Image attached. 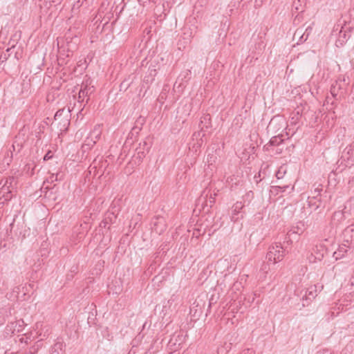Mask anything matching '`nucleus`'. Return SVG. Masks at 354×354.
Segmentation results:
<instances>
[{"label":"nucleus","instance_id":"473e14b6","mask_svg":"<svg viewBox=\"0 0 354 354\" xmlns=\"http://www.w3.org/2000/svg\"><path fill=\"white\" fill-rule=\"evenodd\" d=\"M344 217V212L341 211L335 212L333 214V219L338 221L342 220Z\"/></svg>","mask_w":354,"mask_h":354},{"label":"nucleus","instance_id":"9b49d317","mask_svg":"<svg viewBox=\"0 0 354 354\" xmlns=\"http://www.w3.org/2000/svg\"><path fill=\"white\" fill-rule=\"evenodd\" d=\"M286 136V134L284 135L283 133L272 136L268 143L264 146V149L266 151H270V147L281 145L285 140Z\"/></svg>","mask_w":354,"mask_h":354},{"label":"nucleus","instance_id":"4c0bfd02","mask_svg":"<svg viewBox=\"0 0 354 354\" xmlns=\"http://www.w3.org/2000/svg\"><path fill=\"white\" fill-rule=\"evenodd\" d=\"M10 156L9 155V153H8L7 156H6L3 159V162H6L7 165H9L10 162L12 161V152L10 151Z\"/></svg>","mask_w":354,"mask_h":354},{"label":"nucleus","instance_id":"49530a36","mask_svg":"<svg viewBox=\"0 0 354 354\" xmlns=\"http://www.w3.org/2000/svg\"><path fill=\"white\" fill-rule=\"evenodd\" d=\"M313 30V28L310 26H308L305 30H303V32L305 33V35H308V37H309L310 34L311 33Z\"/></svg>","mask_w":354,"mask_h":354},{"label":"nucleus","instance_id":"2f4dec72","mask_svg":"<svg viewBox=\"0 0 354 354\" xmlns=\"http://www.w3.org/2000/svg\"><path fill=\"white\" fill-rule=\"evenodd\" d=\"M216 193H214V194H210V196H209V200L206 201H205V205L206 206H209V207H212V205L215 203V196H216Z\"/></svg>","mask_w":354,"mask_h":354},{"label":"nucleus","instance_id":"1a4fd4ad","mask_svg":"<svg viewBox=\"0 0 354 354\" xmlns=\"http://www.w3.org/2000/svg\"><path fill=\"white\" fill-rule=\"evenodd\" d=\"M341 160L346 162V166L348 167L352 165L354 162V145H350L343 151Z\"/></svg>","mask_w":354,"mask_h":354},{"label":"nucleus","instance_id":"a878e982","mask_svg":"<svg viewBox=\"0 0 354 354\" xmlns=\"http://www.w3.org/2000/svg\"><path fill=\"white\" fill-rule=\"evenodd\" d=\"M300 115H299V111H297V112H295L291 114V116H290V121H289V126H295L297 125L299 122V120H300Z\"/></svg>","mask_w":354,"mask_h":354},{"label":"nucleus","instance_id":"ea45409f","mask_svg":"<svg viewBox=\"0 0 354 354\" xmlns=\"http://www.w3.org/2000/svg\"><path fill=\"white\" fill-rule=\"evenodd\" d=\"M53 154L52 151L49 150L45 154V156L43 158V159H44V161H47V160H50L51 158H53Z\"/></svg>","mask_w":354,"mask_h":354},{"label":"nucleus","instance_id":"c03bdc74","mask_svg":"<svg viewBox=\"0 0 354 354\" xmlns=\"http://www.w3.org/2000/svg\"><path fill=\"white\" fill-rule=\"evenodd\" d=\"M239 354H254V351L250 348H245L241 351Z\"/></svg>","mask_w":354,"mask_h":354},{"label":"nucleus","instance_id":"7c9ffc66","mask_svg":"<svg viewBox=\"0 0 354 354\" xmlns=\"http://www.w3.org/2000/svg\"><path fill=\"white\" fill-rule=\"evenodd\" d=\"M269 262L268 261L267 263H263V265L261 266V268L260 269V272L263 273V276H260V278L261 279H264L266 277V274L268 273V270H270V265L268 263Z\"/></svg>","mask_w":354,"mask_h":354},{"label":"nucleus","instance_id":"2eb2a0df","mask_svg":"<svg viewBox=\"0 0 354 354\" xmlns=\"http://www.w3.org/2000/svg\"><path fill=\"white\" fill-rule=\"evenodd\" d=\"M156 74L157 70L155 68V66H152L151 64L148 68V71L145 76L144 77L143 82L147 84H151L154 80V77H156Z\"/></svg>","mask_w":354,"mask_h":354},{"label":"nucleus","instance_id":"f03ea898","mask_svg":"<svg viewBox=\"0 0 354 354\" xmlns=\"http://www.w3.org/2000/svg\"><path fill=\"white\" fill-rule=\"evenodd\" d=\"M286 248L281 243H275L268 248L266 259L268 262H272L274 264L283 260L286 255Z\"/></svg>","mask_w":354,"mask_h":354},{"label":"nucleus","instance_id":"aec40b11","mask_svg":"<svg viewBox=\"0 0 354 354\" xmlns=\"http://www.w3.org/2000/svg\"><path fill=\"white\" fill-rule=\"evenodd\" d=\"M0 194H2V196L5 198V201H8L12 198V189L9 188V186H3V184L0 185Z\"/></svg>","mask_w":354,"mask_h":354},{"label":"nucleus","instance_id":"7ed1b4c3","mask_svg":"<svg viewBox=\"0 0 354 354\" xmlns=\"http://www.w3.org/2000/svg\"><path fill=\"white\" fill-rule=\"evenodd\" d=\"M288 125H287V122H286V120L279 115L274 116L271 120L270 121V123L268 124V128L270 130H272L274 132L278 131L281 129L285 128L286 130V136L287 138H289V134L290 131V129H288Z\"/></svg>","mask_w":354,"mask_h":354},{"label":"nucleus","instance_id":"f8f14e48","mask_svg":"<svg viewBox=\"0 0 354 354\" xmlns=\"http://www.w3.org/2000/svg\"><path fill=\"white\" fill-rule=\"evenodd\" d=\"M352 248H353V245L344 242L339 246L338 249L333 252V258H335V260H338L343 258L347 253L348 250Z\"/></svg>","mask_w":354,"mask_h":354},{"label":"nucleus","instance_id":"c756f323","mask_svg":"<svg viewBox=\"0 0 354 354\" xmlns=\"http://www.w3.org/2000/svg\"><path fill=\"white\" fill-rule=\"evenodd\" d=\"M8 316V308L6 307L0 308V323L4 322L5 318Z\"/></svg>","mask_w":354,"mask_h":354},{"label":"nucleus","instance_id":"bb28decb","mask_svg":"<svg viewBox=\"0 0 354 354\" xmlns=\"http://www.w3.org/2000/svg\"><path fill=\"white\" fill-rule=\"evenodd\" d=\"M286 172H287V165H282L278 168L277 171H276L275 176L277 177V178L278 180L282 179L284 177Z\"/></svg>","mask_w":354,"mask_h":354},{"label":"nucleus","instance_id":"39448f33","mask_svg":"<svg viewBox=\"0 0 354 354\" xmlns=\"http://www.w3.org/2000/svg\"><path fill=\"white\" fill-rule=\"evenodd\" d=\"M305 230V225L302 222H299L296 226H292V228L288 232L283 243L290 244L292 242L293 235L299 236Z\"/></svg>","mask_w":354,"mask_h":354},{"label":"nucleus","instance_id":"37998d69","mask_svg":"<svg viewBox=\"0 0 354 354\" xmlns=\"http://www.w3.org/2000/svg\"><path fill=\"white\" fill-rule=\"evenodd\" d=\"M338 81L336 82L335 83V85H332L331 88H330V93L331 94L333 95V96H335L337 95L336 93V86L338 84Z\"/></svg>","mask_w":354,"mask_h":354},{"label":"nucleus","instance_id":"c85d7f7f","mask_svg":"<svg viewBox=\"0 0 354 354\" xmlns=\"http://www.w3.org/2000/svg\"><path fill=\"white\" fill-rule=\"evenodd\" d=\"M253 196L254 194L252 191L248 192L245 195L243 196V201H241L244 204V206L245 205V204L248 205L251 202L252 199L253 198Z\"/></svg>","mask_w":354,"mask_h":354},{"label":"nucleus","instance_id":"6ab92c4d","mask_svg":"<svg viewBox=\"0 0 354 354\" xmlns=\"http://www.w3.org/2000/svg\"><path fill=\"white\" fill-rule=\"evenodd\" d=\"M325 250H326L325 248L323 245H315L313 248L312 252L314 253V254L317 257V259L318 260V261H321L324 257Z\"/></svg>","mask_w":354,"mask_h":354},{"label":"nucleus","instance_id":"412c9836","mask_svg":"<svg viewBox=\"0 0 354 354\" xmlns=\"http://www.w3.org/2000/svg\"><path fill=\"white\" fill-rule=\"evenodd\" d=\"M298 38L297 44L299 45L300 44L304 43L308 39V35H305V33L303 32V28H298L295 34H294V39Z\"/></svg>","mask_w":354,"mask_h":354},{"label":"nucleus","instance_id":"b1692460","mask_svg":"<svg viewBox=\"0 0 354 354\" xmlns=\"http://www.w3.org/2000/svg\"><path fill=\"white\" fill-rule=\"evenodd\" d=\"M96 142L97 141L95 140V139L90 138V136H88L82 145L83 151H85L86 150L91 149L95 145Z\"/></svg>","mask_w":354,"mask_h":354},{"label":"nucleus","instance_id":"72a5a7b5","mask_svg":"<svg viewBox=\"0 0 354 354\" xmlns=\"http://www.w3.org/2000/svg\"><path fill=\"white\" fill-rule=\"evenodd\" d=\"M315 354H335L334 351L329 348L319 349Z\"/></svg>","mask_w":354,"mask_h":354},{"label":"nucleus","instance_id":"9d476101","mask_svg":"<svg viewBox=\"0 0 354 354\" xmlns=\"http://www.w3.org/2000/svg\"><path fill=\"white\" fill-rule=\"evenodd\" d=\"M343 241L354 247V224H352L344 229L342 232Z\"/></svg>","mask_w":354,"mask_h":354},{"label":"nucleus","instance_id":"e433bc0d","mask_svg":"<svg viewBox=\"0 0 354 354\" xmlns=\"http://www.w3.org/2000/svg\"><path fill=\"white\" fill-rule=\"evenodd\" d=\"M288 187V185L273 187V188L276 189L277 192H280L281 193L285 192Z\"/></svg>","mask_w":354,"mask_h":354},{"label":"nucleus","instance_id":"4be33fe9","mask_svg":"<svg viewBox=\"0 0 354 354\" xmlns=\"http://www.w3.org/2000/svg\"><path fill=\"white\" fill-rule=\"evenodd\" d=\"M102 134V128L100 124H96L90 132L89 136L95 140H98Z\"/></svg>","mask_w":354,"mask_h":354},{"label":"nucleus","instance_id":"dca6fc26","mask_svg":"<svg viewBox=\"0 0 354 354\" xmlns=\"http://www.w3.org/2000/svg\"><path fill=\"white\" fill-rule=\"evenodd\" d=\"M66 345L59 339L53 344L50 350V354H64Z\"/></svg>","mask_w":354,"mask_h":354},{"label":"nucleus","instance_id":"0eeeda50","mask_svg":"<svg viewBox=\"0 0 354 354\" xmlns=\"http://www.w3.org/2000/svg\"><path fill=\"white\" fill-rule=\"evenodd\" d=\"M190 75L191 71L189 70L181 73L174 85V88L177 90L178 92H182L185 87V82L190 79Z\"/></svg>","mask_w":354,"mask_h":354},{"label":"nucleus","instance_id":"09e8293b","mask_svg":"<svg viewBox=\"0 0 354 354\" xmlns=\"http://www.w3.org/2000/svg\"><path fill=\"white\" fill-rule=\"evenodd\" d=\"M174 295H173L170 299H169L167 301V304L170 305L174 301Z\"/></svg>","mask_w":354,"mask_h":354},{"label":"nucleus","instance_id":"3c124183","mask_svg":"<svg viewBox=\"0 0 354 354\" xmlns=\"http://www.w3.org/2000/svg\"><path fill=\"white\" fill-rule=\"evenodd\" d=\"M338 88H339V89H341V88H342V86H341V84H339Z\"/></svg>","mask_w":354,"mask_h":354},{"label":"nucleus","instance_id":"20e7f679","mask_svg":"<svg viewBox=\"0 0 354 354\" xmlns=\"http://www.w3.org/2000/svg\"><path fill=\"white\" fill-rule=\"evenodd\" d=\"M333 31H339V37L336 41L337 47L342 46L350 37V28L343 26L342 24H337L335 26Z\"/></svg>","mask_w":354,"mask_h":354},{"label":"nucleus","instance_id":"cd10ccee","mask_svg":"<svg viewBox=\"0 0 354 354\" xmlns=\"http://www.w3.org/2000/svg\"><path fill=\"white\" fill-rule=\"evenodd\" d=\"M232 348V343L225 342L224 345L220 346L217 349V354H227Z\"/></svg>","mask_w":354,"mask_h":354},{"label":"nucleus","instance_id":"4468645a","mask_svg":"<svg viewBox=\"0 0 354 354\" xmlns=\"http://www.w3.org/2000/svg\"><path fill=\"white\" fill-rule=\"evenodd\" d=\"M61 178L62 176H60V174L59 173H57V174H52L47 179L46 181L44 182V185L41 189V192L44 193V196L45 197H48V196H47V193H48V190L50 189L48 186H44L46 183H53L55 181H58V180H61Z\"/></svg>","mask_w":354,"mask_h":354},{"label":"nucleus","instance_id":"a211bd4d","mask_svg":"<svg viewBox=\"0 0 354 354\" xmlns=\"http://www.w3.org/2000/svg\"><path fill=\"white\" fill-rule=\"evenodd\" d=\"M151 147V142H147V140L143 141L139 144V147L136 149L138 151V154L140 158L141 156H145V153L149 152L150 148Z\"/></svg>","mask_w":354,"mask_h":354},{"label":"nucleus","instance_id":"5701e85b","mask_svg":"<svg viewBox=\"0 0 354 354\" xmlns=\"http://www.w3.org/2000/svg\"><path fill=\"white\" fill-rule=\"evenodd\" d=\"M25 323L24 320L19 319L15 322L11 323V327L13 328L12 333L17 332L20 333L23 330V327L24 326Z\"/></svg>","mask_w":354,"mask_h":354},{"label":"nucleus","instance_id":"a19ab883","mask_svg":"<svg viewBox=\"0 0 354 354\" xmlns=\"http://www.w3.org/2000/svg\"><path fill=\"white\" fill-rule=\"evenodd\" d=\"M64 112V109H59L55 114V120H57L59 119L63 114V113Z\"/></svg>","mask_w":354,"mask_h":354},{"label":"nucleus","instance_id":"f704fd0d","mask_svg":"<svg viewBox=\"0 0 354 354\" xmlns=\"http://www.w3.org/2000/svg\"><path fill=\"white\" fill-rule=\"evenodd\" d=\"M307 259L308 260V262L310 263H316L317 261H318V260L317 259V257H315L314 253L312 252L309 255H308Z\"/></svg>","mask_w":354,"mask_h":354},{"label":"nucleus","instance_id":"f3484780","mask_svg":"<svg viewBox=\"0 0 354 354\" xmlns=\"http://www.w3.org/2000/svg\"><path fill=\"white\" fill-rule=\"evenodd\" d=\"M196 32V27L185 26L183 28V39L187 41H189Z\"/></svg>","mask_w":354,"mask_h":354},{"label":"nucleus","instance_id":"79ce46f5","mask_svg":"<svg viewBox=\"0 0 354 354\" xmlns=\"http://www.w3.org/2000/svg\"><path fill=\"white\" fill-rule=\"evenodd\" d=\"M130 85V83L129 82H127V80H124L123 81L121 84H120V90H122L123 88H124V90H126Z\"/></svg>","mask_w":354,"mask_h":354},{"label":"nucleus","instance_id":"6e6552de","mask_svg":"<svg viewBox=\"0 0 354 354\" xmlns=\"http://www.w3.org/2000/svg\"><path fill=\"white\" fill-rule=\"evenodd\" d=\"M94 91L95 88L93 86H91V81L89 80L84 81L79 91V99L84 102V97H88Z\"/></svg>","mask_w":354,"mask_h":354},{"label":"nucleus","instance_id":"58836bf2","mask_svg":"<svg viewBox=\"0 0 354 354\" xmlns=\"http://www.w3.org/2000/svg\"><path fill=\"white\" fill-rule=\"evenodd\" d=\"M71 272L72 273H76V272H77V267H76V266H73V267L71 268ZM73 274H67V276H66V278H67V279H68V280H71V279H73Z\"/></svg>","mask_w":354,"mask_h":354},{"label":"nucleus","instance_id":"393cba45","mask_svg":"<svg viewBox=\"0 0 354 354\" xmlns=\"http://www.w3.org/2000/svg\"><path fill=\"white\" fill-rule=\"evenodd\" d=\"M15 180V177L9 176V177L1 179L0 181V185L3 184V186L8 185L9 188H10L11 189L13 190L14 189L13 183H14Z\"/></svg>","mask_w":354,"mask_h":354},{"label":"nucleus","instance_id":"de8ad7c7","mask_svg":"<svg viewBox=\"0 0 354 354\" xmlns=\"http://www.w3.org/2000/svg\"><path fill=\"white\" fill-rule=\"evenodd\" d=\"M94 319H95L94 314H93V313H91V315H89V316L88 317V324H93V322H94Z\"/></svg>","mask_w":354,"mask_h":354},{"label":"nucleus","instance_id":"603ef678","mask_svg":"<svg viewBox=\"0 0 354 354\" xmlns=\"http://www.w3.org/2000/svg\"><path fill=\"white\" fill-rule=\"evenodd\" d=\"M66 122H67L68 124H69V121L68 119L66 120Z\"/></svg>","mask_w":354,"mask_h":354},{"label":"nucleus","instance_id":"c9c22d12","mask_svg":"<svg viewBox=\"0 0 354 354\" xmlns=\"http://www.w3.org/2000/svg\"><path fill=\"white\" fill-rule=\"evenodd\" d=\"M21 147H22V145L20 143L17 142V141H15L12 145L13 151L19 152L21 150Z\"/></svg>","mask_w":354,"mask_h":354},{"label":"nucleus","instance_id":"423d86ee","mask_svg":"<svg viewBox=\"0 0 354 354\" xmlns=\"http://www.w3.org/2000/svg\"><path fill=\"white\" fill-rule=\"evenodd\" d=\"M244 204L242 201H237L232 207V215L230 220L233 223L237 222L239 220L243 218L244 212L242 211Z\"/></svg>","mask_w":354,"mask_h":354},{"label":"nucleus","instance_id":"864d4df0","mask_svg":"<svg viewBox=\"0 0 354 354\" xmlns=\"http://www.w3.org/2000/svg\"><path fill=\"white\" fill-rule=\"evenodd\" d=\"M295 130H293V131H292V136L293 134H295Z\"/></svg>","mask_w":354,"mask_h":354},{"label":"nucleus","instance_id":"8fccbe9b","mask_svg":"<svg viewBox=\"0 0 354 354\" xmlns=\"http://www.w3.org/2000/svg\"><path fill=\"white\" fill-rule=\"evenodd\" d=\"M208 193H209V191L207 192V189H205L204 192H203V194H202V197H203V195L205 194V196H207L208 195Z\"/></svg>","mask_w":354,"mask_h":354},{"label":"nucleus","instance_id":"ddd939ff","mask_svg":"<svg viewBox=\"0 0 354 354\" xmlns=\"http://www.w3.org/2000/svg\"><path fill=\"white\" fill-rule=\"evenodd\" d=\"M38 337L40 340L47 338L50 334V328L48 325L43 326L41 324L37 323L36 325Z\"/></svg>","mask_w":354,"mask_h":354},{"label":"nucleus","instance_id":"a18cd8bd","mask_svg":"<svg viewBox=\"0 0 354 354\" xmlns=\"http://www.w3.org/2000/svg\"><path fill=\"white\" fill-rule=\"evenodd\" d=\"M153 225H154V227H155V228H154V230H156V231H157V232H158V233H159V234H161V233H162V232H164V231H165V224H163V225H162V227H161V228L160 229V230H158L156 229V226L157 225V223H156V222H155V223H153Z\"/></svg>","mask_w":354,"mask_h":354},{"label":"nucleus","instance_id":"f257e3e1","mask_svg":"<svg viewBox=\"0 0 354 354\" xmlns=\"http://www.w3.org/2000/svg\"><path fill=\"white\" fill-rule=\"evenodd\" d=\"M317 296V286H311L300 292V295H297L295 301H300L301 303L297 304V310H301L303 308L309 306L313 299Z\"/></svg>","mask_w":354,"mask_h":354}]
</instances>
